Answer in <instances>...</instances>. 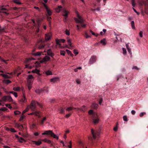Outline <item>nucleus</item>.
Listing matches in <instances>:
<instances>
[{"mask_svg": "<svg viewBox=\"0 0 148 148\" xmlns=\"http://www.w3.org/2000/svg\"><path fill=\"white\" fill-rule=\"evenodd\" d=\"M138 3L140 7L145 5V12L148 14V0H140Z\"/></svg>", "mask_w": 148, "mask_h": 148, "instance_id": "1", "label": "nucleus"}, {"mask_svg": "<svg viewBox=\"0 0 148 148\" xmlns=\"http://www.w3.org/2000/svg\"><path fill=\"white\" fill-rule=\"evenodd\" d=\"M77 18H75V20L77 23H79L81 24V27L85 28L86 25L84 23V20L82 17L80 16L78 14L77 15Z\"/></svg>", "mask_w": 148, "mask_h": 148, "instance_id": "2", "label": "nucleus"}, {"mask_svg": "<svg viewBox=\"0 0 148 148\" xmlns=\"http://www.w3.org/2000/svg\"><path fill=\"white\" fill-rule=\"evenodd\" d=\"M39 106L40 107L41 105L38 102L34 100H32L30 104V108L33 111H34L37 108V106Z\"/></svg>", "mask_w": 148, "mask_h": 148, "instance_id": "3", "label": "nucleus"}, {"mask_svg": "<svg viewBox=\"0 0 148 148\" xmlns=\"http://www.w3.org/2000/svg\"><path fill=\"white\" fill-rule=\"evenodd\" d=\"M42 135H50L51 137H53L54 138H56L57 139L58 138V137L54 134L51 130L45 131L44 132L42 133Z\"/></svg>", "mask_w": 148, "mask_h": 148, "instance_id": "4", "label": "nucleus"}, {"mask_svg": "<svg viewBox=\"0 0 148 148\" xmlns=\"http://www.w3.org/2000/svg\"><path fill=\"white\" fill-rule=\"evenodd\" d=\"M92 122L94 124H96L99 121V118L97 114H93L92 117Z\"/></svg>", "mask_w": 148, "mask_h": 148, "instance_id": "5", "label": "nucleus"}, {"mask_svg": "<svg viewBox=\"0 0 148 148\" xmlns=\"http://www.w3.org/2000/svg\"><path fill=\"white\" fill-rule=\"evenodd\" d=\"M91 132L93 138L94 139L98 137L100 135V133L99 132L97 131L94 130L92 129L91 130Z\"/></svg>", "mask_w": 148, "mask_h": 148, "instance_id": "6", "label": "nucleus"}, {"mask_svg": "<svg viewBox=\"0 0 148 148\" xmlns=\"http://www.w3.org/2000/svg\"><path fill=\"white\" fill-rule=\"evenodd\" d=\"M2 100L4 101H6L7 100L9 101L10 102H12L13 100L11 96H5L2 97Z\"/></svg>", "mask_w": 148, "mask_h": 148, "instance_id": "7", "label": "nucleus"}, {"mask_svg": "<svg viewBox=\"0 0 148 148\" xmlns=\"http://www.w3.org/2000/svg\"><path fill=\"white\" fill-rule=\"evenodd\" d=\"M50 60V58L49 56H45L40 60V62L41 63L44 62H47Z\"/></svg>", "mask_w": 148, "mask_h": 148, "instance_id": "8", "label": "nucleus"}, {"mask_svg": "<svg viewBox=\"0 0 148 148\" xmlns=\"http://www.w3.org/2000/svg\"><path fill=\"white\" fill-rule=\"evenodd\" d=\"M96 59L97 58L96 56H92L90 60L89 63L91 64H92L96 62Z\"/></svg>", "mask_w": 148, "mask_h": 148, "instance_id": "9", "label": "nucleus"}, {"mask_svg": "<svg viewBox=\"0 0 148 148\" xmlns=\"http://www.w3.org/2000/svg\"><path fill=\"white\" fill-rule=\"evenodd\" d=\"M4 6H2L0 7V13L2 12L3 13L6 14L7 15H8L9 13L6 12H2L1 11L4 10H8L6 8H4Z\"/></svg>", "mask_w": 148, "mask_h": 148, "instance_id": "10", "label": "nucleus"}, {"mask_svg": "<svg viewBox=\"0 0 148 148\" xmlns=\"http://www.w3.org/2000/svg\"><path fill=\"white\" fill-rule=\"evenodd\" d=\"M52 34L51 33H49L45 34V39L47 41L49 40Z\"/></svg>", "mask_w": 148, "mask_h": 148, "instance_id": "11", "label": "nucleus"}, {"mask_svg": "<svg viewBox=\"0 0 148 148\" xmlns=\"http://www.w3.org/2000/svg\"><path fill=\"white\" fill-rule=\"evenodd\" d=\"M63 12L64 13L63 15V16L65 17L64 18V20H67L66 17L68 16V14L69 13V12L67 11L64 8L63 9Z\"/></svg>", "mask_w": 148, "mask_h": 148, "instance_id": "12", "label": "nucleus"}, {"mask_svg": "<svg viewBox=\"0 0 148 148\" xmlns=\"http://www.w3.org/2000/svg\"><path fill=\"white\" fill-rule=\"evenodd\" d=\"M47 53L48 55L50 56L51 57L53 58L54 54V53H53L51 49H50L47 50Z\"/></svg>", "mask_w": 148, "mask_h": 148, "instance_id": "13", "label": "nucleus"}, {"mask_svg": "<svg viewBox=\"0 0 148 148\" xmlns=\"http://www.w3.org/2000/svg\"><path fill=\"white\" fill-rule=\"evenodd\" d=\"M35 51V50H33L32 55L35 56H40L41 55L42 52L38 51L36 53H33Z\"/></svg>", "mask_w": 148, "mask_h": 148, "instance_id": "14", "label": "nucleus"}, {"mask_svg": "<svg viewBox=\"0 0 148 148\" xmlns=\"http://www.w3.org/2000/svg\"><path fill=\"white\" fill-rule=\"evenodd\" d=\"M43 20L42 17H38L37 18V22L38 24V26L39 27L41 24V21Z\"/></svg>", "mask_w": 148, "mask_h": 148, "instance_id": "15", "label": "nucleus"}, {"mask_svg": "<svg viewBox=\"0 0 148 148\" xmlns=\"http://www.w3.org/2000/svg\"><path fill=\"white\" fill-rule=\"evenodd\" d=\"M61 143H62L63 144V146H65L66 147H69V148H72V142L71 141H70L69 142V145L67 144L66 145L64 144V143L63 141H61Z\"/></svg>", "mask_w": 148, "mask_h": 148, "instance_id": "16", "label": "nucleus"}, {"mask_svg": "<svg viewBox=\"0 0 148 148\" xmlns=\"http://www.w3.org/2000/svg\"><path fill=\"white\" fill-rule=\"evenodd\" d=\"M59 78L58 77H55L52 78L50 79V81L51 82L55 83L57 82L59 80Z\"/></svg>", "mask_w": 148, "mask_h": 148, "instance_id": "17", "label": "nucleus"}, {"mask_svg": "<svg viewBox=\"0 0 148 148\" xmlns=\"http://www.w3.org/2000/svg\"><path fill=\"white\" fill-rule=\"evenodd\" d=\"M45 91H46V92H47L48 90L46 89L45 88H44L43 89L36 90L35 91L37 93H40L42 92Z\"/></svg>", "mask_w": 148, "mask_h": 148, "instance_id": "18", "label": "nucleus"}, {"mask_svg": "<svg viewBox=\"0 0 148 148\" xmlns=\"http://www.w3.org/2000/svg\"><path fill=\"white\" fill-rule=\"evenodd\" d=\"M19 101L22 102H25L26 101V96L24 94H23V97H22Z\"/></svg>", "mask_w": 148, "mask_h": 148, "instance_id": "19", "label": "nucleus"}, {"mask_svg": "<svg viewBox=\"0 0 148 148\" xmlns=\"http://www.w3.org/2000/svg\"><path fill=\"white\" fill-rule=\"evenodd\" d=\"M77 110L80 111L85 112L86 110V108L85 106H83L82 107L80 108H77Z\"/></svg>", "mask_w": 148, "mask_h": 148, "instance_id": "20", "label": "nucleus"}, {"mask_svg": "<svg viewBox=\"0 0 148 148\" xmlns=\"http://www.w3.org/2000/svg\"><path fill=\"white\" fill-rule=\"evenodd\" d=\"M45 46V44L44 43L41 42L39 45H38V48L39 49H42L44 48Z\"/></svg>", "mask_w": 148, "mask_h": 148, "instance_id": "21", "label": "nucleus"}, {"mask_svg": "<svg viewBox=\"0 0 148 148\" xmlns=\"http://www.w3.org/2000/svg\"><path fill=\"white\" fill-rule=\"evenodd\" d=\"M64 8H63V9ZM56 11L57 12H59L62 10H63L62 7L61 5H59L56 8Z\"/></svg>", "mask_w": 148, "mask_h": 148, "instance_id": "22", "label": "nucleus"}, {"mask_svg": "<svg viewBox=\"0 0 148 148\" xmlns=\"http://www.w3.org/2000/svg\"><path fill=\"white\" fill-rule=\"evenodd\" d=\"M98 106V105L95 103H92L91 106V108L94 109H97V108Z\"/></svg>", "mask_w": 148, "mask_h": 148, "instance_id": "23", "label": "nucleus"}, {"mask_svg": "<svg viewBox=\"0 0 148 148\" xmlns=\"http://www.w3.org/2000/svg\"><path fill=\"white\" fill-rule=\"evenodd\" d=\"M40 71L39 70L36 69H35L34 70H33L32 71V72L33 73H36L38 75H40L41 74L39 73Z\"/></svg>", "mask_w": 148, "mask_h": 148, "instance_id": "24", "label": "nucleus"}, {"mask_svg": "<svg viewBox=\"0 0 148 148\" xmlns=\"http://www.w3.org/2000/svg\"><path fill=\"white\" fill-rule=\"evenodd\" d=\"M74 109H76V108L70 106L67 107L66 109V110L67 111L70 112L73 110Z\"/></svg>", "mask_w": 148, "mask_h": 148, "instance_id": "25", "label": "nucleus"}, {"mask_svg": "<svg viewBox=\"0 0 148 148\" xmlns=\"http://www.w3.org/2000/svg\"><path fill=\"white\" fill-rule=\"evenodd\" d=\"M33 143L34 144L36 145H39L42 143V142L40 141H33Z\"/></svg>", "mask_w": 148, "mask_h": 148, "instance_id": "26", "label": "nucleus"}, {"mask_svg": "<svg viewBox=\"0 0 148 148\" xmlns=\"http://www.w3.org/2000/svg\"><path fill=\"white\" fill-rule=\"evenodd\" d=\"M46 10L47 12V14H48V16H50L52 14V12L48 8H46Z\"/></svg>", "mask_w": 148, "mask_h": 148, "instance_id": "27", "label": "nucleus"}, {"mask_svg": "<svg viewBox=\"0 0 148 148\" xmlns=\"http://www.w3.org/2000/svg\"><path fill=\"white\" fill-rule=\"evenodd\" d=\"M67 41L70 47H73V46L72 45V44L71 42V39H68Z\"/></svg>", "mask_w": 148, "mask_h": 148, "instance_id": "28", "label": "nucleus"}, {"mask_svg": "<svg viewBox=\"0 0 148 148\" xmlns=\"http://www.w3.org/2000/svg\"><path fill=\"white\" fill-rule=\"evenodd\" d=\"M33 79H27V82L28 84L32 85L33 84Z\"/></svg>", "mask_w": 148, "mask_h": 148, "instance_id": "29", "label": "nucleus"}, {"mask_svg": "<svg viewBox=\"0 0 148 148\" xmlns=\"http://www.w3.org/2000/svg\"><path fill=\"white\" fill-rule=\"evenodd\" d=\"M51 17L50 16H47V20L49 22V23L50 25L51 24Z\"/></svg>", "mask_w": 148, "mask_h": 148, "instance_id": "30", "label": "nucleus"}, {"mask_svg": "<svg viewBox=\"0 0 148 148\" xmlns=\"http://www.w3.org/2000/svg\"><path fill=\"white\" fill-rule=\"evenodd\" d=\"M100 42L103 45H105L106 44V39H105L101 40L100 41Z\"/></svg>", "mask_w": 148, "mask_h": 148, "instance_id": "31", "label": "nucleus"}, {"mask_svg": "<svg viewBox=\"0 0 148 148\" xmlns=\"http://www.w3.org/2000/svg\"><path fill=\"white\" fill-rule=\"evenodd\" d=\"M14 90L16 91H18L20 90V88L19 87H14L13 88Z\"/></svg>", "mask_w": 148, "mask_h": 148, "instance_id": "32", "label": "nucleus"}, {"mask_svg": "<svg viewBox=\"0 0 148 148\" xmlns=\"http://www.w3.org/2000/svg\"><path fill=\"white\" fill-rule=\"evenodd\" d=\"M13 1L14 3L18 4L19 5L21 4V3L19 1V0H13Z\"/></svg>", "mask_w": 148, "mask_h": 148, "instance_id": "33", "label": "nucleus"}, {"mask_svg": "<svg viewBox=\"0 0 148 148\" xmlns=\"http://www.w3.org/2000/svg\"><path fill=\"white\" fill-rule=\"evenodd\" d=\"M34 77L32 75H29L27 77V79H33Z\"/></svg>", "mask_w": 148, "mask_h": 148, "instance_id": "34", "label": "nucleus"}, {"mask_svg": "<svg viewBox=\"0 0 148 148\" xmlns=\"http://www.w3.org/2000/svg\"><path fill=\"white\" fill-rule=\"evenodd\" d=\"M56 43L57 45H61V44L60 43V42H61L60 40H59L58 39H56Z\"/></svg>", "mask_w": 148, "mask_h": 148, "instance_id": "35", "label": "nucleus"}, {"mask_svg": "<svg viewBox=\"0 0 148 148\" xmlns=\"http://www.w3.org/2000/svg\"><path fill=\"white\" fill-rule=\"evenodd\" d=\"M19 141L21 143H23L24 141H25V140L22 137H20L18 139Z\"/></svg>", "mask_w": 148, "mask_h": 148, "instance_id": "36", "label": "nucleus"}, {"mask_svg": "<svg viewBox=\"0 0 148 148\" xmlns=\"http://www.w3.org/2000/svg\"><path fill=\"white\" fill-rule=\"evenodd\" d=\"M10 93L13 94L14 95L15 97H17L18 96V95H17V93L16 92L12 91L10 92Z\"/></svg>", "mask_w": 148, "mask_h": 148, "instance_id": "37", "label": "nucleus"}, {"mask_svg": "<svg viewBox=\"0 0 148 148\" xmlns=\"http://www.w3.org/2000/svg\"><path fill=\"white\" fill-rule=\"evenodd\" d=\"M46 119V117H45L43 118L41 120V124L42 125L43 124L44 122L45 121Z\"/></svg>", "mask_w": 148, "mask_h": 148, "instance_id": "38", "label": "nucleus"}, {"mask_svg": "<svg viewBox=\"0 0 148 148\" xmlns=\"http://www.w3.org/2000/svg\"><path fill=\"white\" fill-rule=\"evenodd\" d=\"M46 74L47 75H51L52 74V73L50 71H48L46 72Z\"/></svg>", "mask_w": 148, "mask_h": 148, "instance_id": "39", "label": "nucleus"}, {"mask_svg": "<svg viewBox=\"0 0 148 148\" xmlns=\"http://www.w3.org/2000/svg\"><path fill=\"white\" fill-rule=\"evenodd\" d=\"M34 115L38 116L39 117L40 116L39 115V112L37 111H35L34 112Z\"/></svg>", "mask_w": 148, "mask_h": 148, "instance_id": "40", "label": "nucleus"}, {"mask_svg": "<svg viewBox=\"0 0 148 148\" xmlns=\"http://www.w3.org/2000/svg\"><path fill=\"white\" fill-rule=\"evenodd\" d=\"M88 113L92 115L91 117H92V115L93 114H96V113H93V111L92 110H90L88 111Z\"/></svg>", "mask_w": 148, "mask_h": 148, "instance_id": "41", "label": "nucleus"}, {"mask_svg": "<svg viewBox=\"0 0 148 148\" xmlns=\"http://www.w3.org/2000/svg\"><path fill=\"white\" fill-rule=\"evenodd\" d=\"M131 25L132 26V29H134L135 28V25H134V21H132L131 22Z\"/></svg>", "mask_w": 148, "mask_h": 148, "instance_id": "42", "label": "nucleus"}, {"mask_svg": "<svg viewBox=\"0 0 148 148\" xmlns=\"http://www.w3.org/2000/svg\"><path fill=\"white\" fill-rule=\"evenodd\" d=\"M66 51L68 54H70V55L72 56H73V54L71 53V51L68 49H66Z\"/></svg>", "mask_w": 148, "mask_h": 148, "instance_id": "43", "label": "nucleus"}, {"mask_svg": "<svg viewBox=\"0 0 148 148\" xmlns=\"http://www.w3.org/2000/svg\"><path fill=\"white\" fill-rule=\"evenodd\" d=\"M21 112L18 111L16 110L14 112V114L15 115H17L21 114Z\"/></svg>", "mask_w": 148, "mask_h": 148, "instance_id": "44", "label": "nucleus"}, {"mask_svg": "<svg viewBox=\"0 0 148 148\" xmlns=\"http://www.w3.org/2000/svg\"><path fill=\"white\" fill-rule=\"evenodd\" d=\"M65 51H60V53L61 55H62L63 56H65Z\"/></svg>", "mask_w": 148, "mask_h": 148, "instance_id": "45", "label": "nucleus"}, {"mask_svg": "<svg viewBox=\"0 0 148 148\" xmlns=\"http://www.w3.org/2000/svg\"><path fill=\"white\" fill-rule=\"evenodd\" d=\"M135 0H132V6L134 7L136 5V4L135 2Z\"/></svg>", "mask_w": 148, "mask_h": 148, "instance_id": "46", "label": "nucleus"}, {"mask_svg": "<svg viewBox=\"0 0 148 148\" xmlns=\"http://www.w3.org/2000/svg\"><path fill=\"white\" fill-rule=\"evenodd\" d=\"M29 109L28 108H26V109L24 110L22 112V114L23 115L25 112L28 111Z\"/></svg>", "mask_w": 148, "mask_h": 148, "instance_id": "47", "label": "nucleus"}, {"mask_svg": "<svg viewBox=\"0 0 148 148\" xmlns=\"http://www.w3.org/2000/svg\"><path fill=\"white\" fill-rule=\"evenodd\" d=\"M65 34L67 35H70L69 31L68 29H66L65 31Z\"/></svg>", "mask_w": 148, "mask_h": 148, "instance_id": "48", "label": "nucleus"}, {"mask_svg": "<svg viewBox=\"0 0 148 148\" xmlns=\"http://www.w3.org/2000/svg\"><path fill=\"white\" fill-rule=\"evenodd\" d=\"M73 53L75 54V56H76L77 54H78V52L75 49L73 50Z\"/></svg>", "mask_w": 148, "mask_h": 148, "instance_id": "49", "label": "nucleus"}, {"mask_svg": "<svg viewBox=\"0 0 148 148\" xmlns=\"http://www.w3.org/2000/svg\"><path fill=\"white\" fill-rule=\"evenodd\" d=\"M123 120L125 121H127L128 120L127 119V117L126 116H124L123 117Z\"/></svg>", "mask_w": 148, "mask_h": 148, "instance_id": "50", "label": "nucleus"}, {"mask_svg": "<svg viewBox=\"0 0 148 148\" xmlns=\"http://www.w3.org/2000/svg\"><path fill=\"white\" fill-rule=\"evenodd\" d=\"M10 132H16V131L13 128H10Z\"/></svg>", "mask_w": 148, "mask_h": 148, "instance_id": "51", "label": "nucleus"}, {"mask_svg": "<svg viewBox=\"0 0 148 148\" xmlns=\"http://www.w3.org/2000/svg\"><path fill=\"white\" fill-rule=\"evenodd\" d=\"M1 75L3 77H5V78H8V75H7L4 74H1Z\"/></svg>", "mask_w": 148, "mask_h": 148, "instance_id": "52", "label": "nucleus"}, {"mask_svg": "<svg viewBox=\"0 0 148 148\" xmlns=\"http://www.w3.org/2000/svg\"><path fill=\"white\" fill-rule=\"evenodd\" d=\"M64 109L63 108H62L60 110V112L61 114H63L64 113Z\"/></svg>", "mask_w": 148, "mask_h": 148, "instance_id": "53", "label": "nucleus"}, {"mask_svg": "<svg viewBox=\"0 0 148 148\" xmlns=\"http://www.w3.org/2000/svg\"><path fill=\"white\" fill-rule=\"evenodd\" d=\"M146 114L145 112H141L139 116L140 117H142L144 115V114Z\"/></svg>", "mask_w": 148, "mask_h": 148, "instance_id": "54", "label": "nucleus"}, {"mask_svg": "<svg viewBox=\"0 0 148 148\" xmlns=\"http://www.w3.org/2000/svg\"><path fill=\"white\" fill-rule=\"evenodd\" d=\"M71 114V113H69L67 114H66L65 115V117L66 118H68Z\"/></svg>", "mask_w": 148, "mask_h": 148, "instance_id": "55", "label": "nucleus"}, {"mask_svg": "<svg viewBox=\"0 0 148 148\" xmlns=\"http://www.w3.org/2000/svg\"><path fill=\"white\" fill-rule=\"evenodd\" d=\"M85 37L86 38H90L91 36H89L88 34L86 33H85Z\"/></svg>", "mask_w": 148, "mask_h": 148, "instance_id": "56", "label": "nucleus"}, {"mask_svg": "<svg viewBox=\"0 0 148 148\" xmlns=\"http://www.w3.org/2000/svg\"><path fill=\"white\" fill-rule=\"evenodd\" d=\"M139 35L141 37H142L143 36V32L142 31H140L139 32Z\"/></svg>", "mask_w": 148, "mask_h": 148, "instance_id": "57", "label": "nucleus"}, {"mask_svg": "<svg viewBox=\"0 0 148 148\" xmlns=\"http://www.w3.org/2000/svg\"><path fill=\"white\" fill-rule=\"evenodd\" d=\"M123 53L124 54H125L126 53V51L125 49L123 48Z\"/></svg>", "mask_w": 148, "mask_h": 148, "instance_id": "58", "label": "nucleus"}, {"mask_svg": "<svg viewBox=\"0 0 148 148\" xmlns=\"http://www.w3.org/2000/svg\"><path fill=\"white\" fill-rule=\"evenodd\" d=\"M81 28L80 26L79 25H77V29L78 31H79L80 30V28Z\"/></svg>", "mask_w": 148, "mask_h": 148, "instance_id": "59", "label": "nucleus"}, {"mask_svg": "<svg viewBox=\"0 0 148 148\" xmlns=\"http://www.w3.org/2000/svg\"><path fill=\"white\" fill-rule=\"evenodd\" d=\"M49 140L47 139V138H45L44 139L42 140V141H44L45 142L47 143V141Z\"/></svg>", "mask_w": 148, "mask_h": 148, "instance_id": "60", "label": "nucleus"}, {"mask_svg": "<svg viewBox=\"0 0 148 148\" xmlns=\"http://www.w3.org/2000/svg\"><path fill=\"white\" fill-rule=\"evenodd\" d=\"M76 81L77 83L78 84H80V83L79 80L78 79H77L76 80Z\"/></svg>", "mask_w": 148, "mask_h": 148, "instance_id": "61", "label": "nucleus"}, {"mask_svg": "<svg viewBox=\"0 0 148 148\" xmlns=\"http://www.w3.org/2000/svg\"><path fill=\"white\" fill-rule=\"evenodd\" d=\"M28 85V88L29 90H30L32 88V85H29V84Z\"/></svg>", "mask_w": 148, "mask_h": 148, "instance_id": "62", "label": "nucleus"}, {"mask_svg": "<svg viewBox=\"0 0 148 148\" xmlns=\"http://www.w3.org/2000/svg\"><path fill=\"white\" fill-rule=\"evenodd\" d=\"M133 69H136V70H138L139 69L136 66H134L133 68H132Z\"/></svg>", "mask_w": 148, "mask_h": 148, "instance_id": "63", "label": "nucleus"}, {"mask_svg": "<svg viewBox=\"0 0 148 148\" xmlns=\"http://www.w3.org/2000/svg\"><path fill=\"white\" fill-rule=\"evenodd\" d=\"M133 10H134V11L136 13V14H138V15H139V14H140V13L138 12H137L136 10L134 8H133Z\"/></svg>", "mask_w": 148, "mask_h": 148, "instance_id": "64", "label": "nucleus"}]
</instances>
